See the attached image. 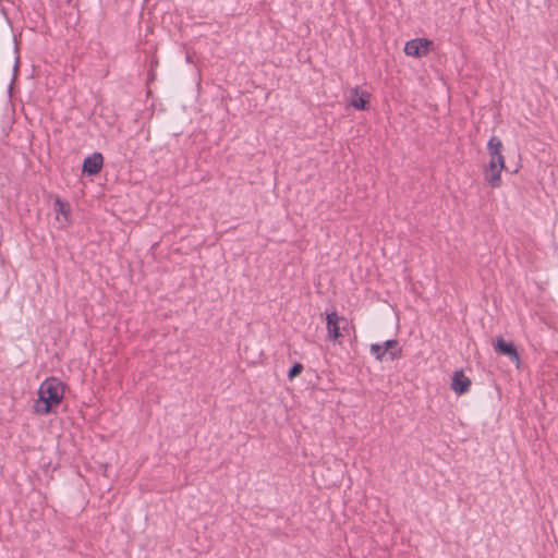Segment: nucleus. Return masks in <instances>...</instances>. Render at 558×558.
<instances>
[{"instance_id": "nucleus-1", "label": "nucleus", "mask_w": 558, "mask_h": 558, "mask_svg": "<svg viewBox=\"0 0 558 558\" xmlns=\"http://www.w3.org/2000/svg\"><path fill=\"white\" fill-rule=\"evenodd\" d=\"M64 393L63 384L57 378L46 379L39 387V399L34 405V410L39 414H47L54 405H58Z\"/></svg>"}, {"instance_id": "nucleus-2", "label": "nucleus", "mask_w": 558, "mask_h": 558, "mask_svg": "<svg viewBox=\"0 0 558 558\" xmlns=\"http://www.w3.org/2000/svg\"><path fill=\"white\" fill-rule=\"evenodd\" d=\"M326 325L328 331V339L341 343L342 332L348 326V320L339 316L337 312H331L326 316Z\"/></svg>"}, {"instance_id": "nucleus-3", "label": "nucleus", "mask_w": 558, "mask_h": 558, "mask_svg": "<svg viewBox=\"0 0 558 558\" xmlns=\"http://www.w3.org/2000/svg\"><path fill=\"white\" fill-rule=\"evenodd\" d=\"M432 44L433 43L426 38H415L405 44L404 52L408 56L420 58L428 53Z\"/></svg>"}, {"instance_id": "nucleus-4", "label": "nucleus", "mask_w": 558, "mask_h": 558, "mask_svg": "<svg viewBox=\"0 0 558 558\" xmlns=\"http://www.w3.org/2000/svg\"><path fill=\"white\" fill-rule=\"evenodd\" d=\"M495 351L510 357L515 363L517 367L520 364L518 351L512 342H506L502 338H498L495 344Z\"/></svg>"}, {"instance_id": "nucleus-5", "label": "nucleus", "mask_w": 558, "mask_h": 558, "mask_svg": "<svg viewBox=\"0 0 558 558\" xmlns=\"http://www.w3.org/2000/svg\"><path fill=\"white\" fill-rule=\"evenodd\" d=\"M104 158L100 153H94L92 156L87 157L83 162V172L95 175L102 168Z\"/></svg>"}, {"instance_id": "nucleus-6", "label": "nucleus", "mask_w": 558, "mask_h": 558, "mask_svg": "<svg viewBox=\"0 0 558 558\" xmlns=\"http://www.w3.org/2000/svg\"><path fill=\"white\" fill-rule=\"evenodd\" d=\"M471 386V380L464 375L462 371H457L453 373L451 389L458 393H465Z\"/></svg>"}, {"instance_id": "nucleus-7", "label": "nucleus", "mask_w": 558, "mask_h": 558, "mask_svg": "<svg viewBox=\"0 0 558 558\" xmlns=\"http://www.w3.org/2000/svg\"><path fill=\"white\" fill-rule=\"evenodd\" d=\"M369 95L366 92H362L359 87H354L350 92V106L359 110H365L368 104Z\"/></svg>"}, {"instance_id": "nucleus-8", "label": "nucleus", "mask_w": 558, "mask_h": 558, "mask_svg": "<svg viewBox=\"0 0 558 558\" xmlns=\"http://www.w3.org/2000/svg\"><path fill=\"white\" fill-rule=\"evenodd\" d=\"M504 168L496 167L494 162H489L485 168V180L493 186H500V173Z\"/></svg>"}, {"instance_id": "nucleus-9", "label": "nucleus", "mask_w": 558, "mask_h": 558, "mask_svg": "<svg viewBox=\"0 0 558 558\" xmlns=\"http://www.w3.org/2000/svg\"><path fill=\"white\" fill-rule=\"evenodd\" d=\"M383 347L384 350H386V353L388 352L392 360L401 356L402 350L396 339L385 341Z\"/></svg>"}, {"instance_id": "nucleus-10", "label": "nucleus", "mask_w": 558, "mask_h": 558, "mask_svg": "<svg viewBox=\"0 0 558 558\" xmlns=\"http://www.w3.org/2000/svg\"><path fill=\"white\" fill-rule=\"evenodd\" d=\"M501 149H502L501 141L496 136L490 137V140L487 143V150H488L490 157H494V158L498 157L500 159V155H502Z\"/></svg>"}, {"instance_id": "nucleus-11", "label": "nucleus", "mask_w": 558, "mask_h": 558, "mask_svg": "<svg viewBox=\"0 0 558 558\" xmlns=\"http://www.w3.org/2000/svg\"><path fill=\"white\" fill-rule=\"evenodd\" d=\"M69 205L64 202H62L60 198H56L54 201V211L57 214H62L64 215L65 219L68 220V215H69Z\"/></svg>"}, {"instance_id": "nucleus-12", "label": "nucleus", "mask_w": 558, "mask_h": 558, "mask_svg": "<svg viewBox=\"0 0 558 558\" xmlns=\"http://www.w3.org/2000/svg\"><path fill=\"white\" fill-rule=\"evenodd\" d=\"M369 350L377 361H383V357L386 354V350H384L383 344L374 343L371 345Z\"/></svg>"}, {"instance_id": "nucleus-13", "label": "nucleus", "mask_w": 558, "mask_h": 558, "mask_svg": "<svg viewBox=\"0 0 558 558\" xmlns=\"http://www.w3.org/2000/svg\"><path fill=\"white\" fill-rule=\"evenodd\" d=\"M17 63H19L17 49H16V46L13 45L11 52H10V57H9V64H12L13 70L16 71Z\"/></svg>"}, {"instance_id": "nucleus-14", "label": "nucleus", "mask_w": 558, "mask_h": 558, "mask_svg": "<svg viewBox=\"0 0 558 558\" xmlns=\"http://www.w3.org/2000/svg\"><path fill=\"white\" fill-rule=\"evenodd\" d=\"M302 369H303L302 364H300V363H295V364L290 368V371H289V373H288V377H289V379H293L294 377H296L298 375H300V374H301V372H302Z\"/></svg>"}, {"instance_id": "nucleus-15", "label": "nucleus", "mask_w": 558, "mask_h": 558, "mask_svg": "<svg viewBox=\"0 0 558 558\" xmlns=\"http://www.w3.org/2000/svg\"><path fill=\"white\" fill-rule=\"evenodd\" d=\"M489 162H494L496 167L505 168V158L500 155V159L498 157H490Z\"/></svg>"}]
</instances>
